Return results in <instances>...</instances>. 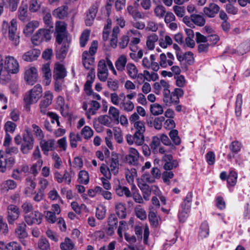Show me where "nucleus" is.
I'll use <instances>...</instances> for the list:
<instances>
[{
	"instance_id": "423d86ee",
	"label": "nucleus",
	"mask_w": 250,
	"mask_h": 250,
	"mask_svg": "<svg viewBox=\"0 0 250 250\" xmlns=\"http://www.w3.org/2000/svg\"><path fill=\"white\" fill-rule=\"evenodd\" d=\"M51 30L46 29H40L32 37L33 43L37 44V42L49 41L51 38Z\"/></svg>"
},
{
	"instance_id": "864d4df0",
	"label": "nucleus",
	"mask_w": 250,
	"mask_h": 250,
	"mask_svg": "<svg viewBox=\"0 0 250 250\" xmlns=\"http://www.w3.org/2000/svg\"><path fill=\"white\" fill-rule=\"evenodd\" d=\"M81 134L83 136L84 139H88L93 136V131L90 127L85 126L81 131Z\"/></svg>"
},
{
	"instance_id": "a211bd4d",
	"label": "nucleus",
	"mask_w": 250,
	"mask_h": 250,
	"mask_svg": "<svg viewBox=\"0 0 250 250\" xmlns=\"http://www.w3.org/2000/svg\"><path fill=\"white\" fill-rule=\"evenodd\" d=\"M220 7L214 3H211L203 9L205 14L209 18H214L219 12Z\"/></svg>"
},
{
	"instance_id": "09e8293b",
	"label": "nucleus",
	"mask_w": 250,
	"mask_h": 250,
	"mask_svg": "<svg viewBox=\"0 0 250 250\" xmlns=\"http://www.w3.org/2000/svg\"><path fill=\"white\" fill-rule=\"evenodd\" d=\"M100 171L104 176V178L110 179L111 178V171L110 169L107 166L103 164L100 167Z\"/></svg>"
},
{
	"instance_id": "4c0bfd02",
	"label": "nucleus",
	"mask_w": 250,
	"mask_h": 250,
	"mask_svg": "<svg viewBox=\"0 0 250 250\" xmlns=\"http://www.w3.org/2000/svg\"><path fill=\"white\" fill-rule=\"evenodd\" d=\"M242 146L241 142L238 141H234L230 144L229 149L231 152L238 154L241 151Z\"/></svg>"
},
{
	"instance_id": "774afa93",
	"label": "nucleus",
	"mask_w": 250,
	"mask_h": 250,
	"mask_svg": "<svg viewBox=\"0 0 250 250\" xmlns=\"http://www.w3.org/2000/svg\"><path fill=\"white\" fill-rule=\"evenodd\" d=\"M4 188L6 189L7 190L10 189H14L17 187V183L13 180H7L4 183Z\"/></svg>"
},
{
	"instance_id": "58836bf2",
	"label": "nucleus",
	"mask_w": 250,
	"mask_h": 250,
	"mask_svg": "<svg viewBox=\"0 0 250 250\" xmlns=\"http://www.w3.org/2000/svg\"><path fill=\"white\" fill-rule=\"evenodd\" d=\"M116 212L119 218L124 219L126 217V208L122 203L116 205Z\"/></svg>"
},
{
	"instance_id": "5fc2aeb1",
	"label": "nucleus",
	"mask_w": 250,
	"mask_h": 250,
	"mask_svg": "<svg viewBox=\"0 0 250 250\" xmlns=\"http://www.w3.org/2000/svg\"><path fill=\"white\" fill-rule=\"evenodd\" d=\"M96 191H99V194L102 195L106 200H110L112 198V194L110 192L104 190L101 187H96Z\"/></svg>"
},
{
	"instance_id": "6e6d98bb",
	"label": "nucleus",
	"mask_w": 250,
	"mask_h": 250,
	"mask_svg": "<svg viewBox=\"0 0 250 250\" xmlns=\"http://www.w3.org/2000/svg\"><path fill=\"white\" fill-rule=\"evenodd\" d=\"M107 85L111 90L113 91H117L119 87L118 81L117 80L113 81L111 79H109L107 81Z\"/></svg>"
},
{
	"instance_id": "b1692460",
	"label": "nucleus",
	"mask_w": 250,
	"mask_h": 250,
	"mask_svg": "<svg viewBox=\"0 0 250 250\" xmlns=\"http://www.w3.org/2000/svg\"><path fill=\"white\" fill-rule=\"evenodd\" d=\"M68 8L66 5H62L55 9L53 11V15L54 17L62 19L65 17L68 13Z\"/></svg>"
},
{
	"instance_id": "c9c22d12",
	"label": "nucleus",
	"mask_w": 250,
	"mask_h": 250,
	"mask_svg": "<svg viewBox=\"0 0 250 250\" xmlns=\"http://www.w3.org/2000/svg\"><path fill=\"white\" fill-rule=\"evenodd\" d=\"M70 138V145L73 148H75L77 146V142L82 141V137L79 133H75L74 132H71L69 134Z\"/></svg>"
},
{
	"instance_id": "49530a36",
	"label": "nucleus",
	"mask_w": 250,
	"mask_h": 250,
	"mask_svg": "<svg viewBox=\"0 0 250 250\" xmlns=\"http://www.w3.org/2000/svg\"><path fill=\"white\" fill-rule=\"evenodd\" d=\"M237 173L234 171H230L227 177L228 184L231 186H235L237 182Z\"/></svg>"
},
{
	"instance_id": "4be33fe9",
	"label": "nucleus",
	"mask_w": 250,
	"mask_h": 250,
	"mask_svg": "<svg viewBox=\"0 0 250 250\" xmlns=\"http://www.w3.org/2000/svg\"><path fill=\"white\" fill-rule=\"evenodd\" d=\"M28 6L27 4L22 3L18 10L19 19L22 21H28L29 18L28 14Z\"/></svg>"
},
{
	"instance_id": "7c9ffc66",
	"label": "nucleus",
	"mask_w": 250,
	"mask_h": 250,
	"mask_svg": "<svg viewBox=\"0 0 250 250\" xmlns=\"http://www.w3.org/2000/svg\"><path fill=\"white\" fill-rule=\"evenodd\" d=\"M0 78L4 80H8V73L6 69L4 60L0 55Z\"/></svg>"
},
{
	"instance_id": "393cba45",
	"label": "nucleus",
	"mask_w": 250,
	"mask_h": 250,
	"mask_svg": "<svg viewBox=\"0 0 250 250\" xmlns=\"http://www.w3.org/2000/svg\"><path fill=\"white\" fill-rule=\"evenodd\" d=\"M39 25V23L36 21H32L28 22L23 30V33L26 36L31 35L34 30Z\"/></svg>"
},
{
	"instance_id": "37998d69",
	"label": "nucleus",
	"mask_w": 250,
	"mask_h": 250,
	"mask_svg": "<svg viewBox=\"0 0 250 250\" xmlns=\"http://www.w3.org/2000/svg\"><path fill=\"white\" fill-rule=\"evenodd\" d=\"M78 181L80 183L87 185L89 182L88 173L85 170H81L79 174Z\"/></svg>"
},
{
	"instance_id": "e433bc0d",
	"label": "nucleus",
	"mask_w": 250,
	"mask_h": 250,
	"mask_svg": "<svg viewBox=\"0 0 250 250\" xmlns=\"http://www.w3.org/2000/svg\"><path fill=\"white\" fill-rule=\"evenodd\" d=\"M169 136L173 142V144L175 146H179L181 143V140L178 136V131L176 129H172L169 132Z\"/></svg>"
},
{
	"instance_id": "dca6fc26",
	"label": "nucleus",
	"mask_w": 250,
	"mask_h": 250,
	"mask_svg": "<svg viewBox=\"0 0 250 250\" xmlns=\"http://www.w3.org/2000/svg\"><path fill=\"white\" fill-rule=\"evenodd\" d=\"M41 54L39 49H32L24 53L22 56V59L27 62H31L36 61Z\"/></svg>"
},
{
	"instance_id": "79ce46f5",
	"label": "nucleus",
	"mask_w": 250,
	"mask_h": 250,
	"mask_svg": "<svg viewBox=\"0 0 250 250\" xmlns=\"http://www.w3.org/2000/svg\"><path fill=\"white\" fill-rule=\"evenodd\" d=\"M150 112L155 116L162 114L163 113V108L161 105L155 103L150 106Z\"/></svg>"
},
{
	"instance_id": "680f3d73",
	"label": "nucleus",
	"mask_w": 250,
	"mask_h": 250,
	"mask_svg": "<svg viewBox=\"0 0 250 250\" xmlns=\"http://www.w3.org/2000/svg\"><path fill=\"white\" fill-rule=\"evenodd\" d=\"M90 105L91 107L89 108L88 110H89V112L91 114L94 115L96 113V111L101 107V104L99 102L96 101H92Z\"/></svg>"
},
{
	"instance_id": "de8ad7c7",
	"label": "nucleus",
	"mask_w": 250,
	"mask_h": 250,
	"mask_svg": "<svg viewBox=\"0 0 250 250\" xmlns=\"http://www.w3.org/2000/svg\"><path fill=\"white\" fill-rule=\"evenodd\" d=\"M160 145V140L158 137L154 136L150 144L151 149L154 153L157 152L158 147Z\"/></svg>"
},
{
	"instance_id": "412c9836",
	"label": "nucleus",
	"mask_w": 250,
	"mask_h": 250,
	"mask_svg": "<svg viewBox=\"0 0 250 250\" xmlns=\"http://www.w3.org/2000/svg\"><path fill=\"white\" fill-rule=\"evenodd\" d=\"M138 185L143 193L144 199L146 201L149 200L151 193V188L144 182H139Z\"/></svg>"
},
{
	"instance_id": "f03ea898",
	"label": "nucleus",
	"mask_w": 250,
	"mask_h": 250,
	"mask_svg": "<svg viewBox=\"0 0 250 250\" xmlns=\"http://www.w3.org/2000/svg\"><path fill=\"white\" fill-rule=\"evenodd\" d=\"M98 42L93 41L92 42L89 51H84L82 55L83 64L86 69L93 68L92 66L94 64V57L93 55L96 53L98 48Z\"/></svg>"
},
{
	"instance_id": "7ed1b4c3",
	"label": "nucleus",
	"mask_w": 250,
	"mask_h": 250,
	"mask_svg": "<svg viewBox=\"0 0 250 250\" xmlns=\"http://www.w3.org/2000/svg\"><path fill=\"white\" fill-rule=\"evenodd\" d=\"M3 28L8 27V37L9 40L12 42V43L15 45L17 46L20 42V36L19 33H17V21L13 19L10 21V25L7 22L4 21L2 24Z\"/></svg>"
},
{
	"instance_id": "473e14b6",
	"label": "nucleus",
	"mask_w": 250,
	"mask_h": 250,
	"mask_svg": "<svg viewBox=\"0 0 250 250\" xmlns=\"http://www.w3.org/2000/svg\"><path fill=\"white\" fill-rule=\"evenodd\" d=\"M53 98V94L50 91H47L45 92L44 96L41 101L40 104L48 107L52 103Z\"/></svg>"
},
{
	"instance_id": "f257e3e1",
	"label": "nucleus",
	"mask_w": 250,
	"mask_h": 250,
	"mask_svg": "<svg viewBox=\"0 0 250 250\" xmlns=\"http://www.w3.org/2000/svg\"><path fill=\"white\" fill-rule=\"evenodd\" d=\"M42 87L40 84L36 85L32 89L25 93L23 101L24 108L29 111L30 110V105L36 103L42 95Z\"/></svg>"
},
{
	"instance_id": "052dcab7",
	"label": "nucleus",
	"mask_w": 250,
	"mask_h": 250,
	"mask_svg": "<svg viewBox=\"0 0 250 250\" xmlns=\"http://www.w3.org/2000/svg\"><path fill=\"white\" fill-rule=\"evenodd\" d=\"M38 247L42 250H48L50 248V244L46 238H41L38 242Z\"/></svg>"
},
{
	"instance_id": "39448f33",
	"label": "nucleus",
	"mask_w": 250,
	"mask_h": 250,
	"mask_svg": "<svg viewBox=\"0 0 250 250\" xmlns=\"http://www.w3.org/2000/svg\"><path fill=\"white\" fill-rule=\"evenodd\" d=\"M99 7V2L96 1L91 5L86 12L84 21L87 26H90L93 24Z\"/></svg>"
},
{
	"instance_id": "9b49d317",
	"label": "nucleus",
	"mask_w": 250,
	"mask_h": 250,
	"mask_svg": "<svg viewBox=\"0 0 250 250\" xmlns=\"http://www.w3.org/2000/svg\"><path fill=\"white\" fill-rule=\"evenodd\" d=\"M7 211L8 213V222L9 224L13 225L15 221L19 217V209L16 205L11 204L7 207Z\"/></svg>"
},
{
	"instance_id": "c03bdc74",
	"label": "nucleus",
	"mask_w": 250,
	"mask_h": 250,
	"mask_svg": "<svg viewBox=\"0 0 250 250\" xmlns=\"http://www.w3.org/2000/svg\"><path fill=\"white\" fill-rule=\"evenodd\" d=\"M89 36L90 31L88 30H85L82 33L80 38V44L82 47H83L85 46L89 39Z\"/></svg>"
},
{
	"instance_id": "bf43d9fd",
	"label": "nucleus",
	"mask_w": 250,
	"mask_h": 250,
	"mask_svg": "<svg viewBox=\"0 0 250 250\" xmlns=\"http://www.w3.org/2000/svg\"><path fill=\"white\" fill-rule=\"evenodd\" d=\"M114 138L116 141L121 144L123 141V137L122 134V131L119 128L115 127L113 129Z\"/></svg>"
},
{
	"instance_id": "cd10ccee",
	"label": "nucleus",
	"mask_w": 250,
	"mask_h": 250,
	"mask_svg": "<svg viewBox=\"0 0 250 250\" xmlns=\"http://www.w3.org/2000/svg\"><path fill=\"white\" fill-rule=\"evenodd\" d=\"M209 226L207 222L205 221L202 223L199 232V238L203 239L209 235Z\"/></svg>"
},
{
	"instance_id": "1a4fd4ad",
	"label": "nucleus",
	"mask_w": 250,
	"mask_h": 250,
	"mask_svg": "<svg viewBox=\"0 0 250 250\" xmlns=\"http://www.w3.org/2000/svg\"><path fill=\"white\" fill-rule=\"evenodd\" d=\"M106 163L109 166L112 173L114 175H116L119 172L120 165L118 154L114 152H112L111 157L108 161H106Z\"/></svg>"
},
{
	"instance_id": "c85d7f7f",
	"label": "nucleus",
	"mask_w": 250,
	"mask_h": 250,
	"mask_svg": "<svg viewBox=\"0 0 250 250\" xmlns=\"http://www.w3.org/2000/svg\"><path fill=\"white\" fill-rule=\"evenodd\" d=\"M42 71L43 77L46 80V84H49L51 82V72L50 68V63L49 62L44 64L42 66Z\"/></svg>"
},
{
	"instance_id": "9d476101",
	"label": "nucleus",
	"mask_w": 250,
	"mask_h": 250,
	"mask_svg": "<svg viewBox=\"0 0 250 250\" xmlns=\"http://www.w3.org/2000/svg\"><path fill=\"white\" fill-rule=\"evenodd\" d=\"M40 146L45 155L48 154L49 151H54L56 148L55 141L54 139H42L40 142Z\"/></svg>"
},
{
	"instance_id": "a18cd8bd",
	"label": "nucleus",
	"mask_w": 250,
	"mask_h": 250,
	"mask_svg": "<svg viewBox=\"0 0 250 250\" xmlns=\"http://www.w3.org/2000/svg\"><path fill=\"white\" fill-rule=\"evenodd\" d=\"M242 105V95L240 94L237 95L235 102V113L237 116L241 114V107Z\"/></svg>"
},
{
	"instance_id": "2f4dec72",
	"label": "nucleus",
	"mask_w": 250,
	"mask_h": 250,
	"mask_svg": "<svg viewBox=\"0 0 250 250\" xmlns=\"http://www.w3.org/2000/svg\"><path fill=\"white\" fill-rule=\"evenodd\" d=\"M126 68L127 73L129 76L132 79H136L137 76V73L138 72L136 66L133 63H128L127 64Z\"/></svg>"
},
{
	"instance_id": "f3484780",
	"label": "nucleus",
	"mask_w": 250,
	"mask_h": 250,
	"mask_svg": "<svg viewBox=\"0 0 250 250\" xmlns=\"http://www.w3.org/2000/svg\"><path fill=\"white\" fill-rule=\"evenodd\" d=\"M139 158V153L137 149L130 147L129 150V154L125 156L126 162L130 165H135Z\"/></svg>"
},
{
	"instance_id": "4468645a",
	"label": "nucleus",
	"mask_w": 250,
	"mask_h": 250,
	"mask_svg": "<svg viewBox=\"0 0 250 250\" xmlns=\"http://www.w3.org/2000/svg\"><path fill=\"white\" fill-rule=\"evenodd\" d=\"M15 233L16 236L21 240L23 244L25 245L23 240L28 236L26 224L23 222L17 224L15 229Z\"/></svg>"
},
{
	"instance_id": "0eeeda50",
	"label": "nucleus",
	"mask_w": 250,
	"mask_h": 250,
	"mask_svg": "<svg viewBox=\"0 0 250 250\" xmlns=\"http://www.w3.org/2000/svg\"><path fill=\"white\" fill-rule=\"evenodd\" d=\"M4 63L8 73V79L10 73L16 74L19 71V64L18 61L14 57L7 56L4 60Z\"/></svg>"
},
{
	"instance_id": "aec40b11",
	"label": "nucleus",
	"mask_w": 250,
	"mask_h": 250,
	"mask_svg": "<svg viewBox=\"0 0 250 250\" xmlns=\"http://www.w3.org/2000/svg\"><path fill=\"white\" fill-rule=\"evenodd\" d=\"M66 76V71L64 66L62 64L55 65L54 70L53 78L54 80H62Z\"/></svg>"
},
{
	"instance_id": "0e129e2a",
	"label": "nucleus",
	"mask_w": 250,
	"mask_h": 250,
	"mask_svg": "<svg viewBox=\"0 0 250 250\" xmlns=\"http://www.w3.org/2000/svg\"><path fill=\"white\" fill-rule=\"evenodd\" d=\"M173 10L177 16L183 17L185 14V9L184 6L175 5L173 7Z\"/></svg>"
},
{
	"instance_id": "c756f323",
	"label": "nucleus",
	"mask_w": 250,
	"mask_h": 250,
	"mask_svg": "<svg viewBox=\"0 0 250 250\" xmlns=\"http://www.w3.org/2000/svg\"><path fill=\"white\" fill-rule=\"evenodd\" d=\"M120 32V29L117 26L114 27L112 30V38L110 40V44L114 48L117 45L118 34Z\"/></svg>"
},
{
	"instance_id": "bb28decb",
	"label": "nucleus",
	"mask_w": 250,
	"mask_h": 250,
	"mask_svg": "<svg viewBox=\"0 0 250 250\" xmlns=\"http://www.w3.org/2000/svg\"><path fill=\"white\" fill-rule=\"evenodd\" d=\"M127 62L126 57L122 55L120 56L116 60L115 63L117 69L119 71H123L125 69V67Z\"/></svg>"
},
{
	"instance_id": "6ab92c4d",
	"label": "nucleus",
	"mask_w": 250,
	"mask_h": 250,
	"mask_svg": "<svg viewBox=\"0 0 250 250\" xmlns=\"http://www.w3.org/2000/svg\"><path fill=\"white\" fill-rule=\"evenodd\" d=\"M163 102L167 106H170L172 104H177L178 98L173 95V93H170V90H165L163 92Z\"/></svg>"
},
{
	"instance_id": "4d7b16f0",
	"label": "nucleus",
	"mask_w": 250,
	"mask_h": 250,
	"mask_svg": "<svg viewBox=\"0 0 250 250\" xmlns=\"http://www.w3.org/2000/svg\"><path fill=\"white\" fill-rule=\"evenodd\" d=\"M56 33H65L66 31V24L63 21H57L56 23Z\"/></svg>"
},
{
	"instance_id": "72a5a7b5",
	"label": "nucleus",
	"mask_w": 250,
	"mask_h": 250,
	"mask_svg": "<svg viewBox=\"0 0 250 250\" xmlns=\"http://www.w3.org/2000/svg\"><path fill=\"white\" fill-rule=\"evenodd\" d=\"M119 105L121 109L127 112L132 111L134 108V104L130 100L122 101Z\"/></svg>"
},
{
	"instance_id": "2eb2a0df",
	"label": "nucleus",
	"mask_w": 250,
	"mask_h": 250,
	"mask_svg": "<svg viewBox=\"0 0 250 250\" xmlns=\"http://www.w3.org/2000/svg\"><path fill=\"white\" fill-rule=\"evenodd\" d=\"M176 57L180 62L184 60L186 61L185 68L186 70L188 69V66L192 64L194 62L193 54L191 52H186L183 55H182L180 52H177Z\"/></svg>"
},
{
	"instance_id": "ddd939ff",
	"label": "nucleus",
	"mask_w": 250,
	"mask_h": 250,
	"mask_svg": "<svg viewBox=\"0 0 250 250\" xmlns=\"http://www.w3.org/2000/svg\"><path fill=\"white\" fill-rule=\"evenodd\" d=\"M38 78L37 69L34 67L27 69L25 71L24 79L29 85H33Z\"/></svg>"
},
{
	"instance_id": "13d9d810",
	"label": "nucleus",
	"mask_w": 250,
	"mask_h": 250,
	"mask_svg": "<svg viewBox=\"0 0 250 250\" xmlns=\"http://www.w3.org/2000/svg\"><path fill=\"white\" fill-rule=\"evenodd\" d=\"M148 219L152 226L157 227L158 226V220L156 213L153 211H150L148 214Z\"/></svg>"
},
{
	"instance_id": "f704fd0d",
	"label": "nucleus",
	"mask_w": 250,
	"mask_h": 250,
	"mask_svg": "<svg viewBox=\"0 0 250 250\" xmlns=\"http://www.w3.org/2000/svg\"><path fill=\"white\" fill-rule=\"evenodd\" d=\"M191 20L194 24L199 26H203L206 23V20L202 15L192 14L191 15Z\"/></svg>"
},
{
	"instance_id": "f8f14e48",
	"label": "nucleus",
	"mask_w": 250,
	"mask_h": 250,
	"mask_svg": "<svg viewBox=\"0 0 250 250\" xmlns=\"http://www.w3.org/2000/svg\"><path fill=\"white\" fill-rule=\"evenodd\" d=\"M162 161L164 163L163 168L166 170H171L178 166V161L173 160L171 154H165L162 159Z\"/></svg>"
},
{
	"instance_id": "a19ab883",
	"label": "nucleus",
	"mask_w": 250,
	"mask_h": 250,
	"mask_svg": "<svg viewBox=\"0 0 250 250\" xmlns=\"http://www.w3.org/2000/svg\"><path fill=\"white\" fill-rule=\"evenodd\" d=\"M74 245L70 239L66 237L64 242L60 245V248L62 250H72L74 248Z\"/></svg>"
},
{
	"instance_id": "3c124183",
	"label": "nucleus",
	"mask_w": 250,
	"mask_h": 250,
	"mask_svg": "<svg viewBox=\"0 0 250 250\" xmlns=\"http://www.w3.org/2000/svg\"><path fill=\"white\" fill-rule=\"evenodd\" d=\"M172 44V39L168 35L165 37V39H161L159 40L160 46L164 48H166L168 45H170Z\"/></svg>"
},
{
	"instance_id": "20e7f679",
	"label": "nucleus",
	"mask_w": 250,
	"mask_h": 250,
	"mask_svg": "<svg viewBox=\"0 0 250 250\" xmlns=\"http://www.w3.org/2000/svg\"><path fill=\"white\" fill-rule=\"evenodd\" d=\"M33 136L30 131L27 130L26 133L23 135L21 151L24 154H28L33 149Z\"/></svg>"
},
{
	"instance_id": "8fccbe9b",
	"label": "nucleus",
	"mask_w": 250,
	"mask_h": 250,
	"mask_svg": "<svg viewBox=\"0 0 250 250\" xmlns=\"http://www.w3.org/2000/svg\"><path fill=\"white\" fill-rule=\"evenodd\" d=\"M134 137L136 145L141 146L143 145L145 142L144 133L135 132Z\"/></svg>"
},
{
	"instance_id": "6e6552de",
	"label": "nucleus",
	"mask_w": 250,
	"mask_h": 250,
	"mask_svg": "<svg viewBox=\"0 0 250 250\" xmlns=\"http://www.w3.org/2000/svg\"><path fill=\"white\" fill-rule=\"evenodd\" d=\"M42 215L38 211H34L32 213L24 215V220L29 226L33 224L39 225L42 223Z\"/></svg>"
},
{
	"instance_id": "69168bd1",
	"label": "nucleus",
	"mask_w": 250,
	"mask_h": 250,
	"mask_svg": "<svg viewBox=\"0 0 250 250\" xmlns=\"http://www.w3.org/2000/svg\"><path fill=\"white\" fill-rule=\"evenodd\" d=\"M165 117L161 116L155 118L153 122L154 127L155 129L159 130L161 129L162 127V123L165 121Z\"/></svg>"
},
{
	"instance_id": "5701e85b",
	"label": "nucleus",
	"mask_w": 250,
	"mask_h": 250,
	"mask_svg": "<svg viewBox=\"0 0 250 250\" xmlns=\"http://www.w3.org/2000/svg\"><path fill=\"white\" fill-rule=\"evenodd\" d=\"M116 194L120 197L125 196L129 198L132 196V194L129 188L125 186H122L119 184L115 188Z\"/></svg>"
},
{
	"instance_id": "603ef678",
	"label": "nucleus",
	"mask_w": 250,
	"mask_h": 250,
	"mask_svg": "<svg viewBox=\"0 0 250 250\" xmlns=\"http://www.w3.org/2000/svg\"><path fill=\"white\" fill-rule=\"evenodd\" d=\"M35 177L28 176L25 179L26 185L29 190H33L35 188L36 184L35 182Z\"/></svg>"
},
{
	"instance_id": "a878e982",
	"label": "nucleus",
	"mask_w": 250,
	"mask_h": 250,
	"mask_svg": "<svg viewBox=\"0 0 250 250\" xmlns=\"http://www.w3.org/2000/svg\"><path fill=\"white\" fill-rule=\"evenodd\" d=\"M163 145L169 146L168 152H173L176 150L175 146L171 143L168 136L164 134H162L159 137Z\"/></svg>"
},
{
	"instance_id": "e2e57ef3",
	"label": "nucleus",
	"mask_w": 250,
	"mask_h": 250,
	"mask_svg": "<svg viewBox=\"0 0 250 250\" xmlns=\"http://www.w3.org/2000/svg\"><path fill=\"white\" fill-rule=\"evenodd\" d=\"M129 41V37L127 35H123L119 40V46L120 48H125L128 45Z\"/></svg>"
},
{
	"instance_id": "ea45409f",
	"label": "nucleus",
	"mask_w": 250,
	"mask_h": 250,
	"mask_svg": "<svg viewBox=\"0 0 250 250\" xmlns=\"http://www.w3.org/2000/svg\"><path fill=\"white\" fill-rule=\"evenodd\" d=\"M44 15L43 18L44 23L49 28L48 29H50L52 32L53 23L51 21V14L49 12H44Z\"/></svg>"
},
{
	"instance_id": "338daca9",
	"label": "nucleus",
	"mask_w": 250,
	"mask_h": 250,
	"mask_svg": "<svg viewBox=\"0 0 250 250\" xmlns=\"http://www.w3.org/2000/svg\"><path fill=\"white\" fill-rule=\"evenodd\" d=\"M108 113L111 115L113 119L119 122V110L114 106H111L109 107Z\"/></svg>"
}]
</instances>
